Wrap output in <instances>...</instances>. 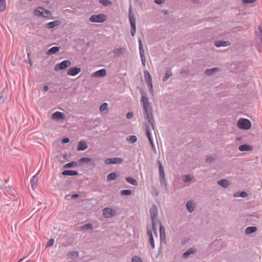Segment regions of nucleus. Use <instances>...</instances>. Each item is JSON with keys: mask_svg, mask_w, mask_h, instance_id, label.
<instances>
[{"mask_svg": "<svg viewBox=\"0 0 262 262\" xmlns=\"http://www.w3.org/2000/svg\"><path fill=\"white\" fill-rule=\"evenodd\" d=\"M141 101L143 104V113L145 118L153 117L152 108L150 106L148 99L146 96L142 95Z\"/></svg>", "mask_w": 262, "mask_h": 262, "instance_id": "f257e3e1", "label": "nucleus"}, {"mask_svg": "<svg viewBox=\"0 0 262 262\" xmlns=\"http://www.w3.org/2000/svg\"><path fill=\"white\" fill-rule=\"evenodd\" d=\"M147 120V123H145V128H146V134L148 138H150L152 137V135L151 133V130L154 129V117L151 118H146Z\"/></svg>", "mask_w": 262, "mask_h": 262, "instance_id": "f03ea898", "label": "nucleus"}, {"mask_svg": "<svg viewBox=\"0 0 262 262\" xmlns=\"http://www.w3.org/2000/svg\"><path fill=\"white\" fill-rule=\"evenodd\" d=\"M237 126L242 129H249L251 127V122L247 119L241 118L237 123Z\"/></svg>", "mask_w": 262, "mask_h": 262, "instance_id": "7ed1b4c3", "label": "nucleus"}, {"mask_svg": "<svg viewBox=\"0 0 262 262\" xmlns=\"http://www.w3.org/2000/svg\"><path fill=\"white\" fill-rule=\"evenodd\" d=\"M107 19V17L105 14H99L98 15H93L90 18L89 20L92 23H102Z\"/></svg>", "mask_w": 262, "mask_h": 262, "instance_id": "20e7f679", "label": "nucleus"}, {"mask_svg": "<svg viewBox=\"0 0 262 262\" xmlns=\"http://www.w3.org/2000/svg\"><path fill=\"white\" fill-rule=\"evenodd\" d=\"M71 65V62L69 60H64L60 63L55 64L54 67V70L58 71L59 70H63Z\"/></svg>", "mask_w": 262, "mask_h": 262, "instance_id": "39448f33", "label": "nucleus"}, {"mask_svg": "<svg viewBox=\"0 0 262 262\" xmlns=\"http://www.w3.org/2000/svg\"><path fill=\"white\" fill-rule=\"evenodd\" d=\"M34 13L35 15L42 16L43 17H47V15L51 14V12L42 7H39L34 10Z\"/></svg>", "mask_w": 262, "mask_h": 262, "instance_id": "423d86ee", "label": "nucleus"}, {"mask_svg": "<svg viewBox=\"0 0 262 262\" xmlns=\"http://www.w3.org/2000/svg\"><path fill=\"white\" fill-rule=\"evenodd\" d=\"M144 74L147 85L149 89V91L152 93L153 91V86L151 77L147 70H144Z\"/></svg>", "mask_w": 262, "mask_h": 262, "instance_id": "0eeeda50", "label": "nucleus"}, {"mask_svg": "<svg viewBox=\"0 0 262 262\" xmlns=\"http://www.w3.org/2000/svg\"><path fill=\"white\" fill-rule=\"evenodd\" d=\"M157 163L158 165L159 176L161 178V182L163 184L164 183L166 186V178L164 167L162 164H161V162L159 160H157Z\"/></svg>", "mask_w": 262, "mask_h": 262, "instance_id": "6e6552de", "label": "nucleus"}, {"mask_svg": "<svg viewBox=\"0 0 262 262\" xmlns=\"http://www.w3.org/2000/svg\"><path fill=\"white\" fill-rule=\"evenodd\" d=\"M102 214L105 218L109 219L115 216L116 212L111 208L105 207L102 210Z\"/></svg>", "mask_w": 262, "mask_h": 262, "instance_id": "1a4fd4ad", "label": "nucleus"}, {"mask_svg": "<svg viewBox=\"0 0 262 262\" xmlns=\"http://www.w3.org/2000/svg\"><path fill=\"white\" fill-rule=\"evenodd\" d=\"M139 42V53L141 57V62L143 66H145L146 65V59L144 55V51L141 39L140 38L138 39Z\"/></svg>", "mask_w": 262, "mask_h": 262, "instance_id": "9d476101", "label": "nucleus"}, {"mask_svg": "<svg viewBox=\"0 0 262 262\" xmlns=\"http://www.w3.org/2000/svg\"><path fill=\"white\" fill-rule=\"evenodd\" d=\"M258 31H256V36L259 37L260 42L258 43L257 49L260 52L262 50V22L260 24L258 27Z\"/></svg>", "mask_w": 262, "mask_h": 262, "instance_id": "9b49d317", "label": "nucleus"}, {"mask_svg": "<svg viewBox=\"0 0 262 262\" xmlns=\"http://www.w3.org/2000/svg\"><path fill=\"white\" fill-rule=\"evenodd\" d=\"M123 161L122 158L119 157L108 158L105 160V163L106 164H120L122 163Z\"/></svg>", "mask_w": 262, "mask_h": 262, "instance_id": "f8f14e48", "label": "nucleus"}, {"mask_svg": "<svg viewBox=\"0 0 262 262\" xmlns=\"http://www.w3.org/2000/svg\"><path fill=\"white\" fill-rule=\"evenodd\" d=\"M150 217L151 221L158 220L157 216L158 215V208L156 205H154L151 206L149 210Z\"/></svg>", "mask_w": 262, "mask_h": 262, "instance_id": "ddd939ff", "label": "nucleus"}, {"mask_svg": "<svg viewBox=\"0 0 262 262\" xmlns=\"http://www.w3.org/2000/svg\"><path fill=\"white\" fill-rule=\"evenodd\" d=\"M159 225L160 241L163 243H166V234L165 228L161 225V222H159Z\"/></svg>", "mask_w": 262, "mask_h": 262, "instance_id": "4468645a", "label": "nucleus"}, {"mask_svg": "<svg viewBox=\"0 0 262 262\" xmlns=\"http://www.w3.org/2000/svg\"><path fill=\"white\" fill-rule=\"evenodd\" d=\"M81 72V68L79 67H72L68 70L67 75L71 76H75Z\"/></svg>", "mask_w": 262, "mask_h": 262, "instance_id": "2eb2a0df", "label": "nucleus"}, {"mask_svg": "<svg viewBox=\"0 0 262 262\" xmlns=\"http://www.w3.org/2000/svg\"><path fill=\"white\" fill-rule=\"evenodd\" d=\"M147 233L149 236V242L152 248L154 249L155 248V242L154 239V235L152 231L147 227Z\"/></svg>", "mask_w": 262, "mask_h": 262, "instance_id": "dca6fc26", "label": "nucleus"}, {"mask_svg": "<svg viewBox=\"0 0 262 262\" xmlns=\"http://www.w3.org/2000/svg\"><path fill=\"white\" fill-rule=\"evenodd\" d=\"M106 70L104 69H102L98 70L92 74V76L94 77H102L106 75Z\"/></svg>", "mask_w": 262, "mask_h": 262, "instance_id": "f3484780", "label": "nucleus"}, {"mask_svg": "<svg viewBox=\"0 0 262 262\" xmlns=\"http://www.w3.org/2000/svg\"><path fill=\"white\" fill-rule=\"evenodd\" d=\"M52 118L56 120H62L65 118V115L62 113L57 111L52 115Z\"/></svg>", "mask_w": 262, "mask_h": 262, "instance_id": "a211bd4d", "label": "nucleus"}, {"mask_svg": "<svg viewBox=\"0 0 262 262\" xmlns=\"http://www.w3.org/2000/svg\"><path fill=\"white\" fill-rule=\"evenodd\" d=\"M231 45L229 41L216 40L214 42V45L216 47L219 48L221 47H227Z\"/></svg>", "mask_w": 262, "mask_h": 262, "instance_id": "6ab92c4d", "label": "nucleus"}, {"mask_svg": "<svg viewBox=\"0 0 262 262\" xmlns=\"http://www.w3.org/2000/svg\"><path fill=\"white\" fill-rule=\"evenodd\" d=\"M129 21L130 26H136V19L132 13V7L130 6L128 13Z\"/></svg>", "mask_w": 262, "mask_h": 262, "instance_id": "aec40b11", "label": "nucleus"}, {"mask_svg": "<svg viewBox=\"0 0 262 262\" xmlns=\"http://www.w3.org/2000/svg\"><path fill=\"white\" fill-rule=\"evenodd\" d=\"M88 148V145L85 141H80L77 145V150L78 151H83Z\"/></svg>", "mask_w": 262, "mask_h": 262, "instance_id": "412c9836", "label": "nucleus"}, {"mask_svg": "<svg viewBox=\"0 0 262 262\" xmlns=\"http://www.w3.org/2000/svg\"><path fill=\"white\" fill-rule=\"evenodd\" d=\"M159 222H160L159 220H154L151 221V225H152V229L153 230L154 233L156 237H158V231H157V224H159Z\"/></svg>", "mask_w": 262, "mask_h": 262, "instance_id": "4be33fe9", "label": "nucleus"}, {"mask_svg": "<svg viewBox=\"0 0 262 262\" xmlns=\"http://www.w3.org/2000/svg\"><path fill=\"white\" fill-rule=\"evenodd\" d=\"M61 174L64 176H73L78 175V172L76 170H65L62 172Z\"/></svg>", "mask_w": 262, "mask_h": 262, "instance_id": "5701e85b", "label": "nucleus"}, {"mask_svg": "<svg viewBox=\"0 0 262 262\" xmlns=\"http://www.w3.org/2000/svg\"><path fill=\"white\" fill-rule=\"evenodd\" d=\"M220 69L218 68H213L211 69H207L205 71V75L207 76H210L214 73H217L220 71Z\"/></svg>", "mask_w": 262, "mask_h": 262, "instance_id": "b1692460", "label": "nucleus"}, {"mask_svg": "<svg viewBox=\"0 0 262 262\" xmlns=\"http://www.w3.org/2000/svg\"><path fill=\"white\" fill-rule=\"evenodd\" d=\"M217 184L224 188H226L229 187L230 184L227 180L222 179L217 181Z\"/></svg>", "mask_w": 262, "mask_h": 262, "instance_id": "393cba45", "label": "nucleus"}, {"mask_svg": "<svg viewBox=\"0 0 262 262\" xmlns=\"http://www.w3.org/2000/svg\"><path fill=\"white\" fill-rule=\"evenodd\" d=\"M38 178L36 175L34 176L30 180L32 188L34 189L37 187Z\"/></svg>", "mask_w": 262, "mask_h": 262, "instance_id": "a878e982", "label": "nucleus"}, {"mask_svg": "<svg viewBox=\"0 0 262 262\" xmlns=\"http://www.w3.org/2000/svg\"><path fill=\"white\" fill-rule=\"evenodd\" d=\"M195 251L194 248H190L183 254L182 257L187 258L190 255L195 253Z\"/></svg>", "mask_w": 262, "mask_h": 262, "instance_id": "bb28decb", "label": "nucleus"}, {"mask_svg": "<svg viewBox=\"0 0 262 262\" xmlns=\"http://www.w3.org/2000/svg\"><path fill=\"white\" fill-rule=\"evenodd\" d=\"M186 208L188 211L191 213L194 209V204L192 201H188L186 203Z\"/></svg>", "mask_w": 262, "mask_h": 262, "instance_id": "cd10ccee", "label": "nucleus"}, {"mask_svg": "<svg viewBox=\"0 0 262 262\" xmlns=\"http://www.w3.org/2000/svg\"><path fill=\"white\" fill-rule=\"evenodd\" d=\"M60 24V21L58 20H55L51 21L49 23L46 24V26L48 29H52L54 28L55 26H58Z\"/></svg>", "mask_w": 262, "mask_h": 262, "instance_id": "c85d7f7f", "label": "nucleus"}, {"mask_svg": "<svg viewBox=\"0 0 262 262\" xmlns=\"http://www.w3.org/2000/svg\"><path fill=\"white\" fill-rule=\"evenodd\" d=\"M124 51V49L122 48L114 49L113 51V53L114 54V57L119 56L123 53Z\"/></svg>", "mask_w": 262, "mask_h": 262, "instance_id": "c756f323", "label": "nucleus"}, {"mask_svg": "<svg viewBox=\"0 0 262 262\" xmlns=\"http://www.w3.org/2000/svg\"><path fill=\"white\" fill-rule=\"evenodd\" d=\"M257 230V228L254 226H250L245 229V233L247 234H250L254 233Z\"/></svg>", "mask_w": 262, "mask_h": 262, "instance_id": "7c9ffc66", "label": "nucleus"}, {"mask_svg": "<svg viewBox=\"0 0 262 262\" xmlns=\"http://www.w3.org/2000/svg\"><path fill=\"white\" fill-rule=\"evenodd\" d=\"M60 50V47H53L50 48L47 52V54L48 55H52L58 52Z\"/></svg>", "mask_w": 262, "mask_h": 262, "instance_id": "2f4dec72", "label": "nucleus"}, {"mask_svg": "<svg viewBox=\"0 0 262 262\" xmlns=\"http://www.w3.org/2000/svg\"><path fill=\"white\" fill-rule=\"evenodd\" d=\"M80 228L82 231H87L92 230L93 229V226L91 223H88L82 226Z\"/></svg>", "mask_w": 262, "mask_h": 262, "instance_id": "473e14b6", "label": "nucleus"}, {"mask_svg": "<svg viewBox=\"0 0 262 262\" xmlns=\"http://www.w3.org/2000/svg\"><path fill=\"white\" fill-rule=\"evenodd\" d=\"M117 178V173L115 172H112L107 176L106 179L108 181H110L116 180Z\"/></svg>", "mask_w": 262, "mask_h": 262, "instance_id": "72a5a7b5", "label": "nucleus"}, {"mask_svg": "<svg viewBox=\"0 0 262 262\" xmlns=\"http://www.w3.org/2000/svg\"><path fill=\"white\" fill-rule=\"evenodd\" d=\"M125 180L127 182H128V183H129L134 186L138 185L137 181L132 177H126L125 178Z\"/></svg>", "mask_w": 262, "mask_h": 262, "instance_id": "f704fd0d", "label": "nucleus"}, {"mask_svg": "<svg viewBox=\"0 0 262 262\" xmlns=\"http://www.w3.org/2000/svg\"><path fill=\"white\" fill-rule=\"evenodd\" d=\"M77 163L75 161H72L70 163H67L63 165V168H74L77 166Z\"/></svg>", "mask_w": 262, "mask_h": 262, "instance_id": "c9c22d12", "label": "nucleus"}, {"mask_svg": "<svg viewBox=\"0 0 262 262\" xmlns=\"http://www.w3.org/2000/svg\"><path fill=\"white\" fill-rule=\"evenodd\" d=\"M250 146L247 144L241 145L239 146V150L241 151H250L251 150Z\"/></svg>", "mask_w": 262, "mask_h": 262, "instance_id": "e433bc0d", "label": "nucleus"}, {"mask_svg": "<svg viewBox=\"0 0 262 262\" xmlns=\"http://www.w3.org/2000/svg\"><path fill=\"white\" fill-rule=\"evenodd\" d=\"M172 75V72L170 70L166 71L165 75L163 76L162 80L163 81H166L169 77Z\"/></svg>", "mask_w": 262, "mask_h": 262, "instance_id": "4c0bfd02", "label": "nucleus"}, {"mask_svg": "<svg viewBox=\"0 0 262 262\" xmlns=\"http://www.w3.org/2000/svg\"><path fill=\"white\" fill-rule=\"evenodd\" d=\"M6 8V0H0V12L4 11Z\"/></svg>", "mask_w": 262, "mask_h": 262, "instance_id": "58836bf2", "label": "nucleus"}, {"mask_svg": "<svg viewBox=\"0 0 262 262\" xmlns=\"http://www.w3.org/2000/svg\"><path fill=\"white\" fill-rule=\"evenodd\" d=\"M193 176H191L189 174H186L183 177L182 180L185 183H187L190 182Z\"/></svg>", "mask_w": 262, "mask_h": 262, "instance_id": "ea45409f", "label": "nucleus"}, {"mask_svg": "<svg viewBox=\"0 0 262 262\" xmlns=\"http://www.w3.org/2000/svg\"><path fill=\"white\" fill-rule=\"evenodd\" d=\"M108 110V104L106 102L103 103L100 106L99 111L100 112H103L104 111Z\"/></svg>", "mask_w": 262, "mask_h": 262, "instance_id": "a19ab883", "label": "nucleus"}, {"mask_svg": "<svg viewBox=\"0 0 262 262\" xmlns=\"http://www.w3.org/2000/svg\"><path fill=\"white\" fill-rule=\"evenodd\" d=\"M92 161V158L89 157H83L81 158L79 160V162L80 163H89Z\"/></svg>", "mask_w": 262, "mask_h": 262, "instance_id": "79ce46f5", "label": "nucleus"}, {"mask_svg": "<svg viewBox=\"0 0 262 262\" xmlns=\"http://www.w3.org/2000/svg\"><path fill=\"white\" fill-rule=\"evenodd\" d=\"M132 193V191L129 189H123L120 191L121 195H129Z\"/></svg>", "mask_w": 262, "mask_h": 262, "instance_id": "37998d69", "label": "nucleus"}, {"mask_svg": "<svg viewBox=\"0 0 262 262\" xmlns=\"http://www.w3.org/2000/svg\"><path fill=\"white\" fill-rule=\"evenodd\" d=\"M79 256V254H78V252L77 251H72V252H70L69 254H68V257L69 258H72L73 257H78Z\"/></svg>", "mask_w": 262, "mask_h": 262, "instance_id": "c03bdc74", "label": "nucleus"}, {"mask_svg": "<svg viewBox=\"0 0 262 262\" xmlns=\"http://www.w3.org/2000/svg\"><path fill=\"white\" fill-rule=\"evenodd\" d=\"M99 3L104 6H107L111 4V3L108 0H99Z\"/></svg>", "mask_w": 262, "mask_h": 262, "instance_id": "a18cd8bd", "label": "nucleus"}, {"mask_svg": "<svg viewBox=\"0 0 262 262\" xmlns=\"http://www.w3.org/2000/svg\"><path fill=\"white\" fill-rule=\"evenodd\" d=\"M137 137L134 135L130 136L129 139H128L130 143H134L137 141Z\"/></svg>", "mask_w": 262, "mask_h": 262, "instance_id": "49530a36", "label": "nucleus"}, {"mask_svg": "<svg viewBox=\"0 0 262 262\" xmlns=\"http://www.w3.org/2000/svg\"><path fill=\"white\" fill-rule=\"evenodd\" d=\"M132 262H142V260L140 257L134 256L132 257Z\"/></svg>", "mask_w": 262, "mask_h": 262, "instance_id": "de8ad7c7", "label": "nucleus"}, {"mask_svg": "<svg viewBox=\"0 0 262 262\" xmlns=\"http://www.w3.org/2000/svg\"><path fill=\"white\" fill-rule=\"evenodd\" d=\"M54 243V239L53 238H51L47 243L46 247H51L53 245Z\"/></svg>", "mask_w": 262, "mask_h": 262, "instance_id": "09e8293b", "label": "nucleus"}, {"mask_svg": "<svg viewBox=\"0 0 262 262\" xmlns=\"http://www.w3.org/2000/svg\"><path fill=\"white\" fill-rule=\"evenodd\" d=\"M256 0H242V3L243 5H247L248 4L253 3L256 2Z\"/></svg>", "mask_w": 262, "mask_h": 262, "instance_id": "8fccbe9b", "label": "nucleus"}, {"mask_svg": "<svg viewBox=\"0 0 262 262\" xmlns=\"http://www.w3.org/2000/svg\"><path fill=\"white\" fill-rule=\"evenodd\" d=\"M131 29H130V33L131 35L134 36L136 33V26H130Z\"/></svg>", "mask_w": 262, "mask_h": 262, "instance_id": "3c124183", "label": "nucleus"}, {"mask_svg": "<svg viewBox=\"0 0 262 262\" xmlns=\"http://www.w3.org/2000/svg\"><path fill=\"white\" fill-rule=\"evenodd\" d=\"M134 116L133 112H128L126 115V117L127 119H132Z\"/></svg>", "mask_w": 262, "mask_h": 262, "instance_id": "603ef678", "label": "nucleus"}, {"mask_svg": "<svg viewBox=\"0 0 262 262\" xmlns=\"http://www.w3.org/2000/svg\"><path fill=\"white\" fill-rule=\"evenodd\" d=\"M240 197L244 198L247 196V193L246 191H241L239 192Z\"/></svg>", "mask_w": 262, "mask_h": 262, "instance_id": "864d4df0", "label": "nucleus"}, {"mask_svg": "<svg viewBox=\"0 0 262 262\" xmlns=\"http://www.w3.org/2000/svg\"><path fill=\"white\" fill-rule=\"evenodd\" d=\"M213 159L210 156L207 157V158L206 159V162L207 163H211L213 161Z\"/></svg>", "mask_w": 262, "mask_h": 262, "instance_id": "5fc2aeb1", "label": "nucleus"}, {"mask_svg": "<svg viewBox=\"0 0 262 262\" xmlns=\"http://www.w3.org/2000/svg\"><path fill=\"white\" fill-rule=\"evenodd\" d=\"M69 142H70V139L68 138H64L61 141V143L63 144L68 143Z\"/></svg>", "mask_w": 262, "mask_h": 262, "instance_id": "6e6d98bb", "label": "nucleus"}, {"mask_svg": "<svg viewBox=\"0 0 262 262\" xmlns=\"http://www.w3.org/2000/svg\"><path fill=\"white\" fill-rule=\"evenodd\" d=\"M155 2L158 5H161L163 3L164 0H154Z\"/></svg>", "mask_w": 262, "mask_h": 262, "instance_id": "4d7b16f0", "label": "nucleus"}, {"mask_svg": "<svg viewBox=\"0 0 262 262\" xmlns=\"http://www.w3.org/2000/svg\"><path fill=\"white\" fill-rule=\"evenodd\" d=\"M49 90V87L47 86V85H44L42 88V90L44 91V92H47Z\"/></svg>", "mask_w": 262, "mask_h": 262, "instance_id": "13d9d810", "label": "nucleus"}, {"mask_svg": "<svg viewBox=\"0 0 262 262\" xmlns=\"http://www.w3.org/2000/svg\"><path fill=\"white\" fill-rule=\"evenodd\" d=\"M240 192H236L233 194V196L235 198L240 197Z\"/></svg>", "mask_w": 262, "mask_h": 262, "instance_id": "bf43d9fd", "label": "nucleus"}, {"mask_svg": "<svg viewBox=\"0 0 262 262\" xmlns=\"http://www.w3.org/2000/svg\"><path fill=\"white\" fill-rule=\"evenodd\" d=\"M79 196V195L78 194H74L72 195V199H75Z\"/></svg>", "mask_w": 262, "mask_h": 262, "instance_id": "052dcab7", "label": "nucleus"}, {"mask_svg": "<svg viewBox=\"0 0 262 262\" xmlns=\"http://www.w3.org/2000/svg\"><path fill=\"white\" fill-rule=\"evenodd\" d=\"M151 146V148L153 150H155L156 149V148H155V146L154 145V142L151 143H150Z\"/></svg>", "mask_w": 262, "mask_h": 262, "instance_id": "680f3d73", "label": "nucleus"}, {"mask_svg": "<svg viewBox=\"0 0 262 262\" xmlns=\"http://www.w3.org/2000/svg\"><path fill=\"white\" fill-rule=\"evenodd\" d=\"M29 64L30 65V66H32V64H33V61H31L29 58V61H28Z\"/></svg>", "mask_w": 262, "mask_h": 262, "instance_id": "e2e57ef3", "label": "nucleus"}, {"mask_svg": "<svg viewBox=\"0 0 262 262\" xmlns=\"http://www.w3.org/2000/svg\"><path fill=\"white\" fill-rule=\"evenodd\" d=\"M148 139L149 140V141L150 143H151L154 142V141H153V139H152V137H151L150 138H148Z\"/></svg>", "mask_w": 262, "mask_h": 262, "instance_id": "0e129e2a", "label": "nucleus"}, {"mask_svg": "<svg viewBox=\"0 0 262 262\" xmlns=\"http://www.w3.org/2000/svg\"><path fill=\"white\" fill-rule=\"evenodd\" d=\"M24 259V257L20 258L18 262H21Z\"/></svg>", "mask_w": 262, "mask_h": 262, "instance_id": "69168bd1", "label": "nucleus"}, {"mask_svg": "<svg viewBox=\"0 0 262 262\" xmlns=\"http://www.w3.org/2000/svg\"><path fill=\"white\" fill-rule=\"evenodd\" d=\"M8 189L10 191H12V189L11 188V187H9Z\"/></svg>", "mask_w": 262, "mask_h": 262, "instance_id": "338daca9", "label": "nucleus"}, {"mask_svg": "<svg viewBox=\"0 0 262 262\" xmlns=\"http://www.w3.org/2000/svg\"><path fill=\"white\" fill-rule=\"evenodd\" d=\"M27 55H28V58H29L30 53H27Z\"/></svg>", "mask_w": 262, "mask_h": 262, "instance_id": "774afa93", "label": "nucleus"}]
</instances>
